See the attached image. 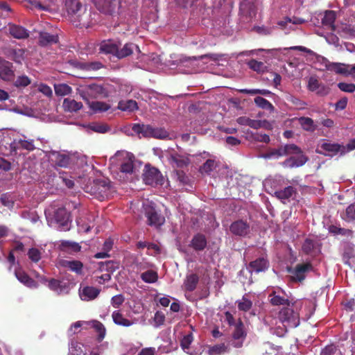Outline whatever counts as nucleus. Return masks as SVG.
<instances>
[{
  "label": "nucleus",
  "mask_w": 355,
  "mask_h": 355,
  "mask_svg": "<svg viewBox=\"0 0 355 355\" xmlns=\"http://www.w3.org/2000/svg\"><path fill=\"white\" fill-rule=\"evenodd\" d=\"M307 304H310V302L301 300L288 303L286 306L279 311L277 318L267 316L265 322L270 326L272 334L282 337L286 332L287 328H295L300 324L299 311L304 304L306 306Z\"/></svg>",
  "instance_id": "nucleus-1"
},
{
  "label": "nucleus",
  "mask_w": 355,
  "mask_h": 355,
  "mask_svg": "<svg viewBox=\"0 0 355 355\" xmlns=\"http://www.w3.org/2000/svg\"><path fill=\"white\" fill-rule=\"evenodd\" d=\"M110 170L115 178L124 180L128 175L135 173L137 159L132 153L118 150L110 159Z\"/></svg>",
  "instance_id": "nucleus-2"
},
{
  "label": "nucleus",
  "mask_w": 355,
  "mask_h": 355,
  "mask_svg": "<svg viewBox=\"0 0 355 355\" xmlns=\"http://www.w3.org/2000/svg\"><path fill=\"white\" fill-rule=\"evenodd\" d=\"M288 155L291 157L283 162V166L285 167L294 168L302 166L307 161L306 157L303 155L301 149L295 144L282 146L279 148L272 149L259 157L264 159H278Z\"/></svg>",
  "instance_id": "nucleus-3"
},
{
  "label": "nucleus",
  "mask_w": 355,
  "mask_h": 355,
  "mask_svg": "<svg viewBox=\"0 0 355 355\" xmlns=\"http://www.w3.org/2000/svg\"><path fill=\"white\" fill-rule=\"evenodd\" d=\"M45 215L50 226L61 231L69 228V216L66 209L58 204L51 205L46 210Z\"/></svg>",
  "instance_id": "nucleus-4"
},
{
  "label": "nucleus",
  "mask_w": 355,
  "mask_h": 355,
  "mask_svg": "<svg viewBox=\"0 0 355 355\" xmlns=\"http://www.w3.org/2000/svg\"><path fill=\"white\" fill-rule=\"evenodd\" d=\"M132 130L134 132L141 135L145 137H153L163 139L168 137V132L164 128H154L150 125L134 124Z\"/></svg>",
  "instance_id": "nucleus-5"
},
{
  "label": "nucleus",
  "mask_w": 355,
  "mask_h": 355,
  "mask_svg": "<svg viewBox=\"0 0 355 355\" xmlns=\"http://www.w3.org/2000/svg\"><path fill=\"white\" fill-rule=\"evenodd\" d=\"M241 20L249 23L257 19L258 2L256 0H243L240 5Z\"/></svg>",
  "instance_id": "nucleus-6"
},
{
  "label": "nucleus",
  "mask_w": 355,
  "mask_h": 355,
  "mask_svg": "<svg viewBox=\"0 0 355 355\" xmlns=\"http://www.w3.org/2000/svg\"><path fill=\"white\" fill-rule=\"evenodd\" d=\"M91 326L93 327L96 332L98 334V338L99 340H103L105 336V328L104 325L97 321V320H93L90 322H86V321H78L74 322L71 324V327L69 329L68 333L69 336H72L78 332V329L83 327V326Z\"/></svg>",
  "instance_id": "nucleus-7"
},
{
  "label": "nucleus",
  "mask_w": 355,
  "mask_h": 355,
  "mask_svg": "<svg viewBox=\"0 0 355 355\" xmlns=\"http://www.w3.org/2000/svg\"><path fill=\"white\" fill-rule=\"evenodd\" d=\"M78 92L80 96L87 103L89 102V98H96L105 96L103 87L96 84L81 86L78 89Z\"/></svg>",
  "instance_id": "nucleus-8"
},
{
  "label": "nucleus",
  "mask_w": 355,
  "mask_h": 355,
  "mask_svg": "<svg viewBox=\"0 0 355 355\" xmlns=\"http://www.w3.org/2000/svg\"><path fill=\"white\" fill-rule=\"evenodd\" d=\"M143 180L146 184L152 186L162 185L164 183V178L161 173L157 168L147 166L143 174Z\"/></svg>",
  "instance_id": "nucleus-9"
},
{
  "label": "nucleus",
  "mask_w": 355,
  "mask_h": 355,
  "mask_svg": "<svg viewBox=\"0 0 355 355\" xmlns=\"http://www.w3.org/2000/svg\"><path fill=\"white\" fill-rule=\"evenodd\" d=\"M146 216L150 225L159 227L164 224L165 218L157 213L152 202H146L144 204Z\"/></svg>",
  "instance_id": "nucleus-10"
},
{
  "label": "nucleus",
  "mask_w": 355,
  "mask_h": 355,
  "mask_svg": "<svg viewBox=\"0 0 355 355\" xmlns=\"http://www.w3.org/2000/svg\"><path fill=\"white\" fill-rule=\"evenodd\" d=\"M342 148H344V147H342ZM316 151L318 153L330 157L336 155L339 152H340L341 154L344 153V150H341V146L340 145L325 141H322L318 144Z\"/></svg>",
  "instance_id": "nucleus-11"
},
{
  "label": "nucleus",
  "mask_w": 355,
  "mask_h": 355,
  "mask_svg": "<svg viewBox=\"0 0 355 355\" xmlns=\"http://www.w3.org/2000/svg\"><path fill=\"white\" fill-rule=\"evenodd\" d=\"M46 156L52 164L60 167H67L69 164L70 158L66 154L52 150L46 152Z\"/></svg>",
  "instance_id": "nucleus-12"
},
{
  "label": "nucleus",
  "mask_w": 355,
  "mask_h": 355,
  "mask_svg": "<svg viewBox=\"0 0 355 355\" xmlns=\"http://www.w3.org/2000/svg\"><path fill=\"white\" fill-rule=\"evenodd\" d=\"M268 297L272 305H287L291 303L285 292L279 287L274 288Z\"/></svg>",
  "instance_id": "nucleus-13"
},
{
  "label": "nucleus",
  "mask_w": 355,
  "mask_h": 355,
  "mask_svg": "<svg viewBox=\"0 0 355 355\" xmlns=\"http://www.w3.org/2000/svg\"><path fill=\"white\" fill-rule=\"evenodd\" d=\"M307 88L309 91L318 95L325 96L329 92V88L319 82L315 76H311L308 80Z\"/></svg>",
  "instance_id": "nucleus-14"
},
{
  "label": "nucleus",
  "mask_w": 355,
  "mask_h": 355,
  "mask_svg": "<svg viewBox=\"0 0 355 355\" xmlns=\"http://www.w3.org/2000/svg\"><path fill=\"white\" fill-rule=\"evenodd\" d=\"M312 270V266L309 263L298 264L293 270H290L291 278L294 281L301 282L304 279L306 273Z\"/></svg>",
  "instance_id": "nucleus-15"
},
{
  "label": "nucleus",
  "mask_w": 355,
  "mask_h": 355,
  "mask_svg": "<svg viewBox=\"0 0 355 355\" xmlns=\"http://www.w3.org/2000/svg\"><path fill=\"white\" fill-rule=\"evenodd\" d=\"M73 23L76 26H80L87 28L92 24L91 12L87 11L86 8H83L81 12H78L73 18Z\"/></svg>",
  "instance_id": "nucleus-16"
},
{
  "label": "nucleus",
  "mask_w": 355,
  "mask_h": 355,
  "mask_svg": "<svg viewBox=\"0 0 355 355\" xmlns=\"http://www.w3.org/2000/svg\"><path fill=\"white\" fill-rule=\"evenodd\" d=\"M100 290L89 286H80L79 288V296L83 301H91L97 297Z\"/></svg>",
  "instance_id": "nucleus-17"
},
{
  "label": "nucleus",
  "mask_w": 355,
  "mask_h": 355,
  "mask_svg": "<svg viewBox=\"0 0 355 355\" xmlns=\"http://www.w3.org/2000/svg\"><path fill=\"white\" fill-rule=\"evenodd\" d=\"M333 31L346 38L355 37V27L349 24H337L336 26H333Z\"/></svg>",
  "instance_id": "nucleus-18"
},
{
  "label": "nucleus",
  "mask_w": 355,
  "mask_h": 355,
  "mask_svg": "<svg viewBox=\"0 0 355 355\" xmlns=\"http://www.w3.org/2000/svg\"><path fill=\"white\" fill-rule=\"evenodd\" d=\"M230 231L235 235L245 236L250 232V226L242 220H236L231 225Z\"/></svg>",
  "instance_id": "nucleus-19"
},
{
  "label": "nucleus",
  "mask_w": 355,
  "mask_h": 355,
  "mask_svg": "<svg viewBox=\"0 0 355 355\" xmlns=\"http://www.w3.org/2000/svg\"><path fill=\"white\" fill-rule=\"evenodd\" d=\"M0 77L3 80L10 81L14 78L12 64L8 61L0 62Z\"/></svg>",
  "instance_id": "nucleus-20"
},
{
  "label": "nucleus",
  "mask_w": 355,
  "mask_h": 355,
  "mask_svg": "<svg viewBox=\"0 0 355 355\" xmlns=\"http://www.w3.org/2000/svg\"><path fill=\"white\" fill-rule=\"evenodd\" d=\"M325 63V67L329 69L335 71L337 73L349 75V65L343 63L332 62L330 63L328 60L322 58Z\"/></svg>",
  "instance_id": "nucleus-21"
},
{
  "label": "nucleus",
  "mask_w": 355,
  "mask_h": 355,
  "mask_svg": "<svg viewBox=\"0 0 355 355\" xmlns=\"http://www.w3.org/2000/svg\"><path fill=\"white\" fill-rule=\"evenodd\" d=\"M121 44L114 40L103 41L100 46V51L107 54H112L116 56L118 46Z\"/></svg>",
  "instance_id": "nucleus-22"
},
{
  "label": "nucleus",
  "mask_w": 355,
  "mask_h": 355,
  "mask_svg": "<svg viewBox=\"0 0 355 355\" xmlns=\"http://www.w3.org/2000/svg\"><path fill=\"white\" fill-rule=\"evenodd\" d=\"M16 278L24 285L28 288H37V283L22 270L18 269L15 271Z\"/></svg>",
  "instance_id": "nucleus-23"
},
{
  "label": "nucleus",
  "mask_w": 355,
  "mask_h": 355,
  "mask_svg": "<svg viewBox=\"0 0 355 355\" xmlns=\"http://www.w3.org/2000/svg\"><path fill=\"white\" fill-rule=\"evenodd\" d=\"M48 286L51 290L56 292L58 294L67 293L69 291L67 283L54 279L49 282Z\"/></svg>",
  "instance_id": "nucleus-24"
},
{
  "label": "nucleus",
  "mask_w": 355,
  "mask_h": 355,
  "mask_svg": "<svg viewBox=\"0 0 355 355\" xmlns=\"http://www.w3.org/2000/svg\"><path fill=\"white\" fill-rule=\"evenodd\" d=\"M268 261L264 258L257 259L252 261L249 266V270L250 272H259L265 271L268 268Z\"/></svg>",
  "instance_id": "nucleus-25"
},
{
  "label": "nucleus",
  "mask_w": 355,
  "mask_h": 355,
  "mask_svg": "<svg viewBox=\"0 0 355 355\" xmlns=\"http://www.w3.org/2000/svg\"><path fill=\"white\" fill-rule=\"evenodd\" d=\"M8 30L10 34L17 39H24L28 36V31L20 26L10 24Z\"/></svg>",
  "instance_id": "nucleus-26"
},
{
  "label": "nucleus",
  "mask_w": 355,
  "mask_h": 355,
  "mask_svg": "<svg viewBox=\"0 0 355 355\" xmlns=\"http://www.w3.org/2000/svg\"><path fill=\"white\" fill-rule=\"evenodd\" d=\"M209 58L213 60H217L218 59V55L217 54H205L199 57H187V56H182L180 60V62L184 66H189L190 64L192 65L193 62L198 60H202L204 58Z\"/></svg>",
  "instance_id": "nucleus-27"
},
{
  "label": "nucleus",
  "mask_w": 355,
  "mask_h": 355,
  "mask_svg": "<svg viewBox=\"0 0 355 355\" xmlns=\"http://www.w3.org/2000/svg\"><path fill=\"white\" fill-rule=\"evenodd\" d=\"M65 6L69 14L73 18L78 12H81L83 6L78 0H66Z\"/></svg>",
  "instance_id": "nucleus-28"
},
{
  "label": "nucleus",
  "mask_w": 355,
  "mask_h": 355,
  "mask_svg": "<svg viewBox=\"0 0 355 355\" xmlns=\"http://www.w3.org/2000/svg\"><path fill=\"white\" fill-rule=\"evenodd\" d=\"M62 107L67 112H74L80 110L83 107V104L74 99L67 98L63 101Z\"/></svg>",
  "instance_id": "nucleus-29"
},
{
  "label": "nucleus",
  "mask_w": 355,
  "mask_h": 355,
  "mask_svg": "<svg viewBox=\"0 0 355 355\" xmlns=\"http://www.w3.org/2000/svg\"><path fill=\"white\" fill-rule=\"evenodd\" d=\"M134 49L140 52L139 47L132 43L125 44L123 48L117 49L116 57L121 59L127 57L133 53Z\"/></svg>",
  "instance_id": "nucleus-30"
},
{
  "label": "nucleus",
  "mask_w": 355,
  "mask_h": 355,
  "mask_svg": "<svg viewBox=\"0 0 355 355\" xmlns=\"http://www.w3.org/2000/svg\"><path fill=\"white\" fill-rule=\"evenodd\" d=\"M58 42V37L57 35H52L46 32H42L40 33L39 43L41 46H45L55 44Z\"/></svg>",
  "instance_id": "nucleus-31"
},
{
  "label": "nucleus",
  "mask_w": 355,
  "mask_h": 355,
  "mask_svg": "<svg viewBox=\"0 0 355 355\" xmlns=\"http://www.w3.org/2000/svg\"><path fill=\"white\" fill-rule=\"evenodd\" d=\"M60 264L65 268H69L70 270L75 272L77 274H80L83 270V263L76 260H62Z\"/></svg>",
  "instance_id": "nucleus-32"
},
{
  "label": "nucleus",
  "mask_w": 355,
  "mask_h": 355,
  "mask_svg": "<svg viewBox=\"0 0 355 355\" xmlns=\"http://www.w3.org/2000/svg\"><path fill=\"white\" fill-rule=\"evenodd\" d=\"M69 350V355H86L87 349L80 343L71 341Z\"/></svg>",
  "instance_id": "nucleus-33"
},
{
  "label": "nucleus",
  "mask_w": 355,
  "mask_h": 355,
  "mask_svg": "<svg viewBox=\"0 0 355 355\" xmlns=\"http://www.w3.org/2000/svg\"><path fill=\"white\" fill-rule=\"evenodd\" d=\"M112 318L113 322L117 325L122 327H130L133 324L132 322L125 318L119 311H114L112 314Z\"/></svg>",
  "instance_id": "nucleus-34"
},
{
  "label": "nucleus",
  "mask_w": 355,
  "mask_h": 355,
  "mask_svg": "<svg viewBox=\"0 0 355 355\" xmlns=\"http://www.w3.org/2000/svg\"><path fill=\"white\" fill-rule=\"evenodd\" d=\"M191 247L196 250H202L207 245V240L204 235H196L191 242Z\"/></svg>",
  "instance_id": "nucleus-35"
},
{
  "label": "nucleus",
  "mask_w": 355,
  "mask_h": 355,
  "mask_svg": "<svg viewBox=\"0 0 355 355\" xmlns=\"http://www.w3.org/2000/svg\"><path fill=\"white\" fill-rule=\"evenodd\" d=\"M118 108L123 112H133L138 109L137 103L133 100L121 101L119 103Z\"/></svg>",
  "instance_id": "nucleus-36"
},
{
  "label": "nucleus",
  "mask_w": 355,
  "mask_h": 355,
  "mask_svg": "<svg viewBox=\"0 0 355 355\" xmlns=\"http://www.w3.org/2000/svg\"><path fill=\"white\" fill-rule=\"evenodd\" d=\"M55 93L58 96H64L72 92V88L65 83L54 85Z\"/></svg>",
  "instance_id": "nucleus-37"
},
{
  "label": "nucleus",
  "mask_w": 355,
  "mask_h": 355,
  "mask_svg": "<svg viewBox=\"0 0 355 355\" xmlns=\"http://www.w3.org/2000/svg\"><path fill=\"white\" fill-rule=\"evenodd\" d=\"M294 192V188L293 187L288 186L284 189L275 191V195L277 198L284 202V200L290 198Z\"/></svg>",
  "instance_id": "nucleus-38"
},
{
  "label": "nucleus",
  "mask_w": 355,
  "mask_h": 355,
  "mask_svg": "<svg viewBox=\"0 0 355 355\" xmlns=\"http://www.w3.org/2000/svg\"><path fill=\"white\" fill-rule=\"evenodd\" d=\"M114 0H94L96 8L105 12H108L111 10L113 6Z\"/></svg>",
  "instance_id": "nucleus-39"
},
{
  "label": "nucleus",
  "mask_w": 355,
  "mask_h": 355,
  "mask_svg": "<svg viewBox=\"0 0 355 355\" xmlns=\"http://www.w3.org/2000/svg\"><path fill=\"white\" fill-rule=\"evenodd\" d=\"M89 108L94 112H102L108 110L110 105L101 101H93L87 103Z\"/></svg>",
  "instance_id": "nucleus-40"
},
{
  "label": "nucleus",
  "mask_w": 355,
  "mask_h": 355,
  "mask_svg": "<svg viewBox=\"0 0 355 355\" xmlns=\"http://www.w3.org/2000/svg\"><path fill=\"white\" fill-rule=\"evenodd\" d=\"M305 21L303 19L297 18V17H293L291 18H286L283 21H280L278 22V25L282 27L283 28H286L289 26V30L292 29L293 28L290 24L296 25V24H301L304 23Z\"/></svg>",
  "instance_id": "nucleus-41"
},
{
  "label": "nucleus",
  "mask_w": 355,
  "mask_h": 355,
  "mask_svg": "<svg viewBox=\"0 0 355 355\" xmlns=\"http://www.w3.org/2000/svg\"><path fill=\"white\" fill-rule=\"evenodd\" d=\"M141 278L144 282L152 284L155 283L157 280L158 275L157 272L149 270L143 272L141 275Z\"/></svg>",
  "instance_id": "nucleus-42"
},
{
  "label": "nucleus",
  "mask_w": 355,
  "mask_h": 355,
  "mask_svg": "<svg viewBox=\"0 0 355 355\" xmlns=\"http://www.w3.org/2000/svg\"><path fill=\"white\" fill-rule=\"evenodd\" d=\"M198 282V277L196 275H190L187 276L184 282L185 289L189 291H192L195 289L196 284Z\"/></svg>",
  "instance_id": "nucleus-43"
},
{
  "label": "nucleus",
  "mask_w": 355,
  "mask_h": 355,
  "mask_svg": "<svg viewBox=\"0 0 355 355\" xmlns=\"http://www.w3.org/2000/svg\"><path fill=\"white\" fill-rule=\"evenodd\" d=\"M143 60L147 62V67L148 69H152L153 67H157L161 62L160 58L155 54H152L150 56L144 55Z\"/></svg>",
  "instance_id": "nucleus-44"
},
{
  "label": "nucleus",
  "mask_w": 355,
  "mask_h": 355,
  "mask_svg": "<svg viewBox=\"0 0 355 355\" xmlns=\"http://www.w3.org/2000/svg\"><path fill=\"white\" fill-rule=\"evenodd\" d=\"M342 218L347 222L355 220V202L347 207L345 212L342 215Z\"/></svg>",
  "instance_id": "nucleus-45"
},
{
  "label": "nucleus",
  "mask_w": 355,
  "mask_h": 355,
  "mask_svg": "<svg viewBox=\"0 0 355 355\" xmlns=\"http://www.w3.org/2000/svg\"><path fill=\"white\" fill-rule=\"evenodd\" d=\"M336 19V13L334 11L329 10L326 11L324 16L322 19V23L324 25H328L331 27V29L333 30V26H336V24H334V21Z\"/></svg>",
  "instance_id": "nucleus-46"
},
{
  "label": "nucleus",
  "mask_w": 355,
  "mask_h": 355,
  "mask_svg": "<svg viewBox=\"0 0 355 355\" xmlns=\"http://www.w3.org/2000/svg\"><path fill=\"white\" fill-rule=\"evenodd\" d=\"M87 220L89 221L88 223L85 218H79L77 219L76 222L79 232H88L92 227L91 225L92 221L89 219Z\"/></svg>",
  "instance_id": "nucleus-47"
},
{
  "label": "nucleus",
  "mask_w": 355,
  "mask_h": 355,
  "mask_svg": "<svg viewBox=\"0 0 355 355\" xmlns=\"http://www.w3.org/2000/svg\"><path fill=\"white\" fill-rule=\"evenodd\" d=\"M238 308L240 311H249L252 305V302L249 300L247 295H244L243 298L237 302Z\"/></svg>",
  "instance_id": "nucleus-48"
},
{
  "label": "nucleus",
  "mask_w": 355,
  "mask_h": 355,
  "mask_svg": "<svg viewBox=\"0 0 355 355\" xmlns=\"http://www.w3.org/2000/svg\"><path fill=\"white\" fill-rule=\"evenodd\" d=\"M14 144L17 148H21L27 150H33L35 148L33 142L32 140L19 139L15 140Z\"/></svg>",
  "instance_id": "nucleus-49"
},
{
  "label": "nucleus",
  "mask_w": 355,
  "mask_h": 355,
  "mask_svg": "<svg viewBox=\"0 0 355 355\" xmlns=\"http://www.w3.org/2000/svg\"><path fill=\"white\" fill-rule=\"evenodd\" d=\"M254 103L258 107H259L261 108L266 109V110H272L273 109L272 105L268 100H266L261 96L256 97L254 98Z\"/></svg>",
  "instance_id": "nucleus-50"
},
{
  "label": "nucleus",
  "mask_w": 355,
  "mask_h": 355,
  "mask_svg": "<svg viewBox=\"0 0 355 355\" xmlns=\"http://www.w3.org/2000/svg\"><path fill=\"white\" fill-rule=\"evenodd\" d=\"M249 67L258 73L263 72L266 67L262 62H259L255 60H251L248 63Z\"/></svg>",
  "instance_id": "nucleus-51"
},
{
  "label": "nucleus",
  "mask_w": 355,
  "mask_h": 355,
  "mask_svg": "<svg viewBox=\"0 0 355 355\" xmlns=\"http://www.w3.org/2000/svg\"><path fill=\"white\" fill-rule=\"evenodd\" d=\"M216 164L214 160L213 159H207L206 162L201 166L200 172L202 173H209L212 171Z\"/></svg>",
  "instance_id": "nucleus-52"
},
{
  "label": "nucleus",
  "mask_w": 355,
  "mask_h": 355,
  "mask_svg": "<svg viewBox=\"0 0 355 355\" xmlns=\"http://www.w3.org/2000/svg\"><path fill=\"white\" fill-rule=\"evenodd\" d=\"M226 347L224 344L216 345L209 347L208 354L209 355H217L225 352Z\"/></svg>",
  "instance_id": "nucleus-53"
},
{
  "label": "nucleus",
  "mask_w": 355,
  "mask_h": 355,
  "mask_svg": "<svg viewBox=\"0 0 355 355\" xmlns=\"http://www.w3.org/2000/svg\"><path fill=\"white\" fill-rule=\"evenodd\" d=\"M171 163L177 167L182 168L187 165L189 162L187 159H184L180 155H175L171 157Z\"/></svg>",
  "instance_id": "nucleus-54"
},
{
  "label": "nucleus",
  "mask_w": 355,
  "mask_h": 355,
  "mask_svg": "<svg viewBox=\"0 0 355 355\" xmlns=\"http://www.w3.org/2000/svg\"><path fill=\"white\" fill-rule=\"evenodd\" d=\"M300 123L302 128L306 130H313V121L308 117H301L299 119Z\"/></svg>",
  "instance_id": "nucleus-55"
},
{
  "label": "nucleus",
  "mask_w": 355,
  "mask_h": 355,
  "mask_svg": "<svg viewBox=\"0 0 355 355\" xmlns=\"http://www.w3.org/2000/svg\"><path fill=\"white\" fill-rule=\"evenodd\" d=\"M25 51L21 49H15L12 52V59L17 63H21L24 60Z\"/></svg>",
  "instance_id": "nucleus-56"
},
{
  "label": "nucleus",
  "mask_w": 355,
  "mask_h": 355,
  "mask_svg": "<svg viewBox=\"0 0 355 355\" xmlns=\"http://www.w3.org/2000/svg\"><path fill=\"white\" fill-rule=\"evenodd\" d=\"M91 130L98 133H105L109 130L107 125L101 123H93L90 125Z\"/></svg>",
  "instance_id": "nucleus-57"
},
{
  "label": "nucleus",
  "mask_w": 355,
  "mask_h": 355,
  "mask_svg": "<svg viewBox=\"0 0 355 355\" xmlns=\"http://www.w3.org/2000/svg\"><path fill=\"white\" fill-rule=\"evenodd\" d=\"M338 87L344 92L353 93L355 92V84L354 83H339Z\"/></svg>",
  "instance_id": "nucleus-58"
},
{
  "label": "nucleus",
  "mask_w": 355,
  "mask_h": 355,
  "mask_svg": "<svg viewBox=\"0 0 355 355\" xmlns=\"http://www.w3.org/2000/svg\"><path fill=\"white\" fill-rule=\"evenodd\" d=\"M29 259L34 262H37L41 259V252L37 248H31L28 252Z\"/></svg>",
  "instance_id": "nucleus-59"
},
{
  "label": "nucleus",
  "mask_w": 355,
  "mask_h": 355,
  "mask_svg": "<svg viewBox=\"0 0 355 355\" xmlns=\"http://www.w3.org/2000/svg\"><path fill=\"white\" fill-rule=\"evenodd\" d=\"M193 338L192 334L184 336L181 340V347L185 351L189 349V346L193 342Z\"/></svg>",
  "instance_id": "nucleus-60"
},
{
  "label": "nucleus",
  "mask_w": 355,
  "mask_h": 355,
  "mask_svg": "<svg viewBox=\"0 0 355 355\" xmlns=\"http://www.w3.org/2000/svg\"><path fill=\"white\" fill-rule=\"evenodd\" d=\"M165 320V315L160 311H157L153 318L154 326L158 327L162 325Z\"/></svg>",
  "instance_id": "nucleus-61"
},
{
  "label": "nucleus",
  "mask_w": 355,
  "mask_h": 355,
  "mask_svg": "<svg viewBox=\"0 0 355 355\" xmlns=\"http://www.w3.org/2000/svg\"><path fill=\"white\" fill-rule=\"evenodd\" d=\"M31 83L30 78L26 76H19L15 82V85L19 87H26Z\"/></svg>",
  "instance_id": "nucleus-62"
},
{
  "label": "nucleus",
  "mask_w": 355,
  "mask_h": 355,
  "mask_svg": "<svg viewBox=\"0 0 355 355\" xmlns=\"http://www.w3.org/2000/svg\"><path fill=\"white\" fill-rule=\"evenodd\" d=\"M245 336L243 326L242 323H239L235 327V330L233 334V338L236 340L243 338Z\"/></svg>",
  "instance_id": "nucleus-63"
},
{
  "label": "nucleus",
  "mask_w": 355,
  "mask_h": 355,
  "mask_svg": "<svg viewBox=\"0 0 355 355\" xmlns=\"http://www.w3.org/2000/svg\"><path fill=\"white\" fill-rule=\"evenodd\" d=\"M344 256L349 259H355V246L352 244H348L345 248Z\"/></svg>",
  "instance_id": "nucleus-64"
}]
</instances>
